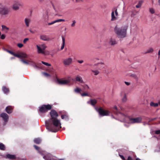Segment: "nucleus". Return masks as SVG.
<instances>
[{
  "mask_svg": "<svg viewBox=\"0 0 160 160\" xmlns=\"http://www.w3.org/2000/svg\"><path fill=\"white\" fill-rule=\"evenodd\" d=\"M43 158H44L45 159V160H48V159H47V158H46V156H44V157H43Z\"/></svg>",
  "mask_w": 160,
  "mask_h": 160,
  "instance_id": "052dcab7",
  "label": "nucleus"
},
{
  "mask_svg": "<svg viewBox=\"0 0 160 160\" xmlns=\"http://www.w3.org/2000/svg\"><path fill=\"white\" fill-rule=\"evenodd\" d=\"M128 160H134L130 156L128 157Z\"/></svg>",
  "mask_w": 160,
  "mask_h": 160,
  "instance_id": "603ef678",
  "label": "nucleus"
},
{
  "mask_svg": "<svg viewBox=\"0 0 160 160\" xmlns=\"http://www.w3.org/2000/svg\"><path fill=\"white\" fill-rule=\"evenodd\" d=\"M129 76L132 77L134 78L135 79H137L138 77L137 76L134 74H132L129 75Z\"/></svg>",
  "mask_w": 160,
  "mask_h": 160,
  "instance_id": "4c0bfd02",
  "label": "nucleus"
},
{
  "mask_svg": "<svg viewBox=\"0 0 160 160\" xmlns=\"http://www.w3.org/2000/svg\"><path fill=\"white\" fill-rule=\"evenodd\" d=\"M2 29L5 31H7L9 29L8 28L4 25H2Z\"/></svg>",
  "mask_w": 160,
  "mask_h": 160,
  "instance_id": "c9c22d12",
  "label": "nucleus"
},
{
  "mask_svg": "<svg viewBox=\"0 0 160 160\" xmlns=\"http://www.w3.org/2000/svg\"><path fill=\"white\" fill-rule=\"evenodd\" d=\"M49 16L48 13L45 12L42 16V18L45 21L47 22L49 19Z\"/></svg>",
  "mask_w": 160,
  "mask_h": 160,
  "instance_id": "6ab92c4d",
  "label": "nucleus"
},
{
  "mask_svg": "<svg viewBox=\"0 0 160 160\" xmlns=\"http://www.w3.org/2000/svg\"><path fill=\"white\" fill-rule=\"evenodd\" d=\"M9 12V9L6 7H4L0 10V14L2 16H6Z\"/></svg>",
  "mask_w": 160,
  "mask_h": 160,
  "instance_id": "1a4fd4ad",
  "label": "nucleus"
},
{
  "mask_svg": "<svg viewBox=\"0 0 160 160\" xmlns=\"http://www.w3.org/2000/svg\"><path fill=\"white\" fill-rule=\"evenodd\" d=\"M118 15L117 9H115V10H112L111 13V19L112 21L116 20L118 18Z\"/></svg>",
  "mask_w": 160,
  "mask_h": 160,
  "instance_id": "9d476101",
  "label": "nucleus"
},
{
  "mask_svg": "<svg viewBox=\"0 0 160 160\" xmlns=\"http://www.w3.org/2000/svg\"><path fill=\"white\" fill-rule=\"evenodd\" d=\"M97 68L96 70L92 69V72L93 73L94 75L96 76L99 74L100 70L104 67V65L103 63H98Z\"/></svg>",
  "mask_w": 160,
  "mask_h": 160,
  "instance_id": "423d86ee",
  "label": "nucleus"
},
{
  "mask_svg": "<svg viewBox=\"0 0 160 160\" xmlns=\"http://www.w3.org/2000/svg\"><path fill=\"white\" fill-rule=\"evenodd\" d=\"M158 58H159L160 57V49L158 51Z\"/></svg>",
  "mask_w": 160,
  "mask_h": 160,
  "instance_id": "6e6d98bb",
  "label": "nucleus"
},
{
  "mask_svg": "<svg viewBox=\"0 0 160 160\" xmlns=\"http://www.w3.org/2000/svg\"><path fill=\"white\" fill-rule=\"evenodd\" d=\"M24 22L27 28L29 27L31 22V19L28 18H26L24 19Z\"/></svg>",
  "mask_w": 160,
  "mask_h": 160,
  "instance_id": "2eb2a0df",
  "label": "nucleus"
},
{
  "mask_svg": "<svg viewBox=\"0 0 160 160\" xmlns=\"http://www.w3.org/2000/svg\"><path fill=\"white\" fill-rule=\"evenodd\" d=\"M155 133L156 134H160V130H158L155 131Z\"/></svg>",
  "mask_w": 160,
  "mask_h": 160,
  "instance_id": "8fccbe9b",
  "label": "nucleus"
},
{
  "mask_svg": "<svg viewBox=\"0 0 160 160\" xmlns=\"http://www.w3.org/2000/svg\"><path fill=\"white\" fill-rule=\"evenodd\" d=\"M158 3L159 4V5H160V0H158Z\"/></svg>",
  "mask_w": 160,
  "mask_h": 160,
  "instance_id": "338daca9",
  "label": "nucleus"
},
{
  "mask_svg": "<svg viewBox=\"0 0 160 160\" xmlns=\"http://www.w3.org/2000/svg\"><path fill=\"white\" fill-rule=\"evenodd\" d=\"M40 38L44 41H49L51 40L50 38L48 36L44 34L40 35Z\"/></svg>",
  "mask_w": 160,
  "mask_h": 160,
  "instance_id": "4468645a",
  "label": "nucleus"
},
{
  "mask_svg": "<svg viewBox=\"0 0 160 160\" xmlns=\"http://www.w3.org/2000/svg\"><path fill=\"white\" fill-rule=\"evenodd\" d=\"M142 120V118L138 117L135 118H131L130 119L129 122L130 123H138L140 122Z\"/></svg>",
  "mask_w": 160,
  "mask_h": 160,
  "instance_id": "f8f14e48",
  "label": "nucleus"
},
{
  "mask_svg": "<svg viewBox=\"0 0 160 160\" xmlns=\"http://www.w3.org/2000/svg\"><path fill=\"white\" fill-rule=\"evenodd\" d=\"M125 83L127 85H129L130 84V82H125Z\"/></svg>",
  "mask_w": 160,
  "mask_h": 160,
  "instance_id": "5fc2aeb1",
  "label": "nucleus"
},
{
  "mask_svg": "<svg viewBox=\"0 0 160 160\" xmlns=\"http://www.w3.org/2000/svg\"><path fill=\"white\" fill-rule=\"evenodd\" d=\"M52 122L55 128H53L52 127H49L47 125V128L52 132H56L61 128V123L60 121L57 118L52 120Z\"/></svg>",
  "mask_w": 160,
  "mask_h": 160,
  "instance_id": "f03ea898",
  "label": "nucleus"
},
{
  "mask_svg": "<svg viewBox=\"0 0 160 160\" xmlns=\"http://www.w3.org/2000/svg\"><path fill=\"white\" fill-rule=\"evenodd\" d=\"M78 63H82L83 62V60H78Z\"/></svg>",
  "mask_w": 160,
  "mask_h": 160,
  "instance_id": "3c124183",
  "label": "nucleus"
},
{
  "mask_svg": "<svg viewBox=\"0 0 160 160\" xmlns=\"http://www.w3.org/2000/svg\"><path fill=\"white\" fill-rule=\"evenodd\" d=\"M29 40L28 38H25L23 40V42L24 43H25L26 42L28 41Z\"/></svg>",
  "mask_w": 160,
  "mask_h": 160,
  "instance_id": "a18cd8bd",
  "label": "nucleus"
},
{
  "mask_svg": "<svg viewBox=\"0 0 160 160\" xmlns=\"http://www.w3.org/2000/svg\"><path fill=\"white\" fill-rule=\"evenodd\" d=\"M149 11L150 13L152 14L154 13L155 12L154 9L152 8H149Z\"/></svg>",
  "mask_w": 160,
  "mask_h": 160,
  "instance_id": "72a5a7b5",
  "label": "nucleus"
},
{
  "mask_svg": "<svg viewBox=\"0 0 160 160\" xmlns=\"http://www.w3.org/2000/svg\"><path fill=\"white\" fill-rule=\"evenodd\" d=\"M31 65L33 66L35 68H38V67L36 65L35 63L33 62H31Z\"/></svg>",
  "mask_w": 160,
  "mask_h": 160,
  "instance_id": "a19ab883",
  "label": "nucleus"
},
{
  "mask_svg": "<svg viewBox=\"0 0 160 160\" xmlns=\"http://www.w3.org/2000/svg\"><path fill=\"white\" fill-rule=\"evenodd\" d=\"M34 148H35L36 150H38V149H39V147H37V146H36V145H34Z\"/></svg>",
  "mask_w": 160,
  "mask_h": 160,
  "instance_id": "864d4df0",
  "label": "nucleus"
},
{
  "mask_svg": "<svg viewBox=\"0 0 160 160\" xmlns=\"http://www.w3.org/2000/svg\"><path fill=\"white\" fill-rule=\"evenodd\" d=\"M72 62V59L71 58H67L64 59L63 63L65 66H69Z\"/></svg>",
  "mask_w": 160,
  "mask_h": 160,
  "instance_id": "9b49d317",
  "label": "nucleus"
},
{
  "mask_svg": "<svg viewBox=\"0 0 160 160\" xmlns=\"http://www.w3.org/2000/svg\"><path fill=\"white\" fill-rule=\"evenodd\" d=\"M17 46L19 48H22V47H23V45L21 43H19L18 44Z\"/></svg>",
  "mask_w": 160,
  "mask_h": 160,
  "instance_id": "37998d69",
  "label": "nucleus"
},
{
  "mask_svg": "<svg viewBox=\"0 0 160 160\" xmlns=\"http://www.w3.org/2000/svg\"><path fill=\"white\" fill-rule=\"evenodd\" d=\"M159 104L160 105V101L159 102Z\"/></svg>",
  "mask_w": 160,
  "mask_h": 160,
  "instance_id": "774afa93",
  "label": "nucleus"
},
{
  "mask_svg": "<svg viewBox=\"0 0 160 160\" xmlns=\"http://www.w3.org/2000/svg\"><path fill=\"white\" fill-rule=\"evenodd\" d=\"M142 1H139L138 4L136 5V8H140L142 6Z\"/></svg>",
  "mask_w": 160,
  "mask_h": 160,
  "instance_id": "2f4dec72",
  "label": "nucleus"
},
{
  "mask_svg": "<svg viewBox=\"0 0 160 160\" xmlns=\"http://www.w3.org/2000/svg\"><path fill=\"white\" fill-rule=\"evenodd\" d=\"M43 74L46 77H48L50 76V75L47 73L44 72Z\"/></svg>",
  "mask_w": 160,
  "mask_h": 160,
  "instance_id": "c03bdc74",
  "label": "nucleus"
},
{
  "mask_svg": "<svg viewBox=\"0 0 160 160\" xmlns=\"http://www.w3.org/2000/svg\"><path fill=\"white\" fill-rule=\"evenodd\" d=\"M40 2H42L44 1V0H38Z\"/></svg>",
  "mask_w": 160,
  "mask_h": 160,
  "instance_id": "e2e57ef3",
  "label": "nucleus"
},
{
  "mask_svg": "<svg viewBox=\"0 0 160 160\" xmlns=\"http://www.w3.org/2000/svg\"><path fill=\"white\" fill-rule=\"evenodd\" d=\"M66 117V115H62L61 116V118L62 119H64Z\"/></svg>",
  "mask_w": 160,
  "mask_h": 160,
  "instance_id": "13d9d810",
  "label": "nucleus"
},
{
  "mask_svg": "<svg viewBox=\"0 0 160 160\" xmlns=\"http://www.w3.org/2000/svg\"><path fill=\"white\" fill-rule=\"evenodd\" d=\"M97 101L95 99H90L89 101L87 102L88 104L90 103L92 105L94 106L97 103Z\"/></svg>",
  "mask_w": 160,
  "mask_h": 160,
  "instance_id": "412c9836",
  "label": "nucleus"
},
{
  "mask_svg": "<svg viewBox=\"0 0 160 160\" xmlns=\"http://www.w3.org/2000/svg\"><path fill=\"white\" fill-rule=\"evenodd\" d=\"M76 1L77 2H82V0H76Z\"/></svg>",
  "mask_w": 160,
  "mask_h": 160,
  "instance_id": "bf43d9fd",
  "label": "nucleus"
},
{
  "mask_svg": "<svg viewBox=\"0 0 160 160\" xmlns=\"http://www.w3.org/2000/svg\"><path fill=\"white\" fill-rule=\"evenodd\" d=\"M52 106L50 105H43L40 108L39 111L42 112H44L50 110Z\"/></svg>",
  "mask_w": 160,
  "mask_h": 160,
  "instance_id": "6e6552de",
  "label": "nucleus"
},
{
  "mask_svg": "<svg viewBox=\"0 0 160 160\" xmlns=\"http://www.w3.org/2000/svg\"><path fill=\"white\" fill-rule=\"evenodd\" d=\"M159 103H154L153 102H151L150 103V105L151 106L154 107H158V106Z\"/></svg>",
  "mask_w": 160,
  "mask_h": 160,
  "instance_id": "393cba45",
  "label": "nucleus"
},
{
  "mask_svg": "<svg viewBox=\"0 0 160 160\" xmlns=\"http://www.w3.org/2000/svg\"><path fill=\"white\" fill-rule=\"evenodd\" d=\"M120 157L123 160H124L125 159V158H124V157L122 156V155H120Z\"/></svg>",
  "mask_w": 160,
  "mask_h": 160,
  "instance_id": "4d7b16f0",
  "label": "nucleus"
},
{
  "mask_svg": "<svg viewBox=\"0 0 160 160\" xmlns=\"http://www.w3.org/2000/svg\"><path fill=\"white\" fill-rule=\"evenodd\" d=\"M55 21H52L51 22L48 23V25L49 26V25H52V24L55 23Z\"/></svg>",
  "mask_w": 160,
  "mask_h": 160,
  "instance_id": "49530a36",
  "label": "nucleus"
},
{
  "mask_svg": "<svg viewBox=\"0 0 160 160\" xmlns=\"http://www.w3.org/2000/svg\"><path fill=\"white\" fill-rule=\"evenodd\" d=\"M74 91L76 93H80L82 91V89L81 88L77 87L74 89Z\"/></svg>",
  "mask_w": 160,
  "mask_h": 160,
  "instance_id": "a878e982",
  "label": "nucleus"
},
{
  "mask_svg": "<svg viewBox=\"0 0 160 160\" xmlns=\"http://www.w3.org/2000/svg\"><path fill=\"white\" fill-rule=\"evenodd\" d=\"M2 91L5 93H7L9 91V89L4 86L2 87Z\"/></svg>",
  "mask_w": 160,
  "mask_h": 160,
  "instance_id": "c756f323",
  "label": "nucleus"
},
{
  "mask_svg": "<svg viewBox=\"0 0 160 160\" xmlns=\"http://www.w3.org/2000/svg\"><path fill=\"white\" fill-rule=\"evenodd\" d=\"M62 45H61V50H62L63 49L64 47V46H65V38L62 37Z\"/></svg>",
  "mask_w": 160,
  "mask_h": 160,
  "instance_id": "b1692460",
  "label": "nucleus"
},
{
  "mask_svg": "<svg viewBox=\"0 0 160 160\" xmlns=\"http://www.w3.org/2000/svg\"><path fill=\"white\" fill-rule=\"evenodd\" d=\"M0 149L4 150L5 149V146L3 143L0 142Z\"/></svg>",
  "mask_w": 160,
  "mask_h": 160,
  "instance_id": "cd10ccee",
  "label": "nucleus"
},
{
  "mask_svg": "<svg viewBox=\"0 0 160 160\" xmlns=\"http://www.w3.org/2000/svg\"><path fill=\"white\" fill-rule=\"evenodd\" d=\"M113 108L116 110H117V107L116 106H114V107H113Z\"/></svg>",
  "mask_w": 160,
  "mask_h": 160,
  "instance_id": "680f3d73",
  "label": "nucleus"
},
{
  "mask_svg": "<svg viewBox=\"0 0 160 160\" xmlns=\"http://www.w3.org/2000/svg\"><path fill=\"white\" fill-rule=\"evenodd\" d=\"M16 57L19 58H27L28 55L25 53L20 52L18 54H17Z\"/></svg>",
  "mask_w": 160,
  "mask_h": 160,
  "instance_id": "dca6fc26",
  "label": "nucleus"
},
{
  "mask_svg": "<svg viewBox=\"0 0 160 160\" xmlns=\"http://www.w3.org/2000/svg\"><path fill=\"white\" fill-rule=\"evenodd\" d=\"M154 51L153 49V48H149L148 50L146 52V53H152Z\"/></svg>",
  "mask_w": 160,
  "mask_h": 160,
  "instance_id": "473e14b6",
  "label": "nucleus"
},
{
  "mask_svg": "<svg viewBox=\"0 0 160 160\" xmlns=\"http://www.w3.org/2000/svg\"><path fill=\"white\" fill-rule=\"evenodd\" d=\"M109 43L111 45H114L117 43V42L115 39L111 38L109 40Z\"/></svg>",
  "mask_w": 160,
  "mask_h": 160,
  "instance_id": "a211bd4d",
  "label": "nucleus"
},
{
  "mask_svg": "<svg viewBox=\"0 0 160 160\" xmlns=\"http://www.w3.org/2000/svg\"><path fill=\"white\" fill-rule=\"evenodd\" d=\"M127 100V96L124 93L123 97L122 99V101L123 102H125Z\"/></svg>",
  "mask_w": 160,
  "mask_h": 160,
  "instance_id": "f704fd0d",
  "label": "nucleus"
},
{
  "mask_svg": "<svg viewBox=\"0 0 160 160\" xmlns=\"http://www.w3.org/2000/svg\"><path fill=\"white\" fill-rule=\"evenodd\" d=\"M5 36L4 34H2L1 36V38L2 39H5Z\"/></svg>",
  "mask_w": 160,
  "mask_h": 160,
  "instance_id": "09e8293b",
  "label": "nucleus"
},
{
  "mask_svg": "<svg viewBox=\"0 0 160 160\" xmlns=\"http://www.w3.org/2000/svg\"><path fill=\"white\" fill-rule=\"evenodd\" d=\"M6 157L8 158L11 159H14L15 158V156L14 155H10L9 154H7L6 155Z\"/></svg>",
  "mask_w": 160,
  "mask_h": 160,
  "instance_id": "bb28decb",
  "label": "nucleus"
},
{
  "mask_svg": "<svg viewBox=\"0 0 160 160\" xmlns=\"http://www.w3.org/2000/svg\"><path fill=\"white\" fill-rule=\"evenodd\" d=\"M97 111L99 113L100 115L102 116H108L110 113V112L109 111L104 110L101 108L98 109H97Z\"/></svg>",
  "mask_w": 160,
  "mask_h": 160,
  "instance_id": "0eeeda50",
  "label": "nucleus"
},
{
  "mask_svg": "<svg viewBox=\"0 0 160 160\" xmlns=\"http://www.w3.org/2000/svg\"><path fill=\"white\" fill-rule=\"evenodd\" d=\"M22 3L19 0H15L13 1L12 6V10L14 11L19 10L20 7L22 6Z\"/></svg>",
  "mask_w": 160,
  "mask_h": 160,
  "instance_id": "39448f33",
  "label": "nucleus"
},
{
  "mask_svg": "<svg viewBox=\"0 0 160 160\" xmlns=\"http://www.w3.org/2000/svg\"><path fill=\"white\" fill-rule=\"evenodd\" d=\"M71 82V79L70 77L67 78L58 79L56 82L58 84L62 85H67L70 84Z\"/></svg>",
  "mask_w": 160,
  "mask_h": 160,
  "instance_id": "7ed1b4c3",
  "label": "nucleus"
},
{
  "mask_svg": "<svg viewBox=\"0 0 160 160\" xmlns=\"http://www.w3.org/2000/svg\"><path fill=\"white\" fill-rule=\"evenodd\" d=\"M136 160H141L138 158H136Z\"/></svg>",
  "mask_w": 160,
  "mask_h": 160,
  "instance_id": "0e129e2a",
  "label": "nucleus"
},
{
  "mask_svg": "<svg viewBox=\"0 0 160 160\" xmlns=\"http://www.w3.org/2000/svg\"><path fill=\"white\" fill-rule=\"evenodd\" d=\"M76 81L79 82L80 83H83V82L82 78L80 76H77L75 77Z\"/></svg>",
  "mask_w": 160,
  "mask_h": 160,
  "instance_id": "4be33fe9",
  "label": "nucleus"
},
{
  "mask_svg": "<svg viewBox=\"0 0 160 160\" xmlns=\"http://www.w3.org/2000/svg\"><path fill=\"white\" fill-rule=\"evenodd\" d=\"M128 28V26L127 25L122 26L117 25L114 28V31L118 38H122L126 36Z\"/></svg>",
  "mask_w": 160,
  "mask_h": 160,
  "instance_id": "f257e3e1",
  "label": "nucleus"
},
{
  "mask_svg": "<svg viewBox=\"0 0 160 160\" xmlns=\"http://www.w3.org/2000/svg\"><path fill=\"white\" fill-rule=\"evenodd\" d=\"M1 116L5 122H7L8 121V115L6 113H2L1 114Z\"/></svg>",
  "mask_w": 160,
  "mask_h": 160,
  "instance_id": "f3484780",
  "label": "nucleus"
},
{
  "mask_svg": "<svg viewBox=\"0 0 160 160\" xmlns=\"http://www.w3.org/2000/svg\"><path fill=\"white\" fill-rule=\"evenodd\" d=\"M21 61L22 62H23V63L26 64H27V65H28V64L30 65L31 62H33V61L32 60H28L26 61V60H25L23 59H21Z\"/></svg>",
  "mask_w": 160,
  "mask_h": 160,
  "instance_id": "aec40b11",
  "label": "nucleus"
},
{
  "mask_svg": "<svg viewBox=\"0 0 160 160\" xmlns=\"http://www.w3.org/2000/svg\"><path fill=\"white\" fill-rule=\"evenodd\" d=\"M76 23V22L74 20L72 21V23L71 24L72 27H74L75 25V24Z\"/></svg>",
  "mask_w": 160,
  "mask_h": 160,
  "instance_id": "de8ad7c7",
  "label": "nucleus"
},
{
  "mask_svg": "<svg viewBox=\"0 0 160 160\" xmlns=\"http://www.w3.org/2000/svg\"><path fill=\"white\" fill-rule=\"evenodd\" d=\"M82 87H83V88L85 89H89V87L87 85H82Z\"/></svg>",
  "mask_w": 160,
  "mask_h": 160,
  "instance_id": "79ce46f5",
  "label": "nucleus"
},
{
  "mask_svg": "<svg viewBox=\"0 0 160 160\" xmlns=\"http://www.w3.org/2000/svg\"><path fill=\"white\" fill-rule=\"evenodd\" d=\"M6 110L7 113H10L12 112V108L11 106H8L6 108Z\"/></svg>",
  "mask_w": 160,
  "mask_h": 160,
  "instance_id": "5701e85b",
  "label": "nucleus"
},
{
  "mask_svg": "<svg viewBox=\"0 0 160 160\" xmlns=\"http://www.w3.org/2000/svg\"><path fill=\"white\" fill-rule=\"evenodd\" d=\"M81 96L82 97L88 96L90 97V95L87 92H84L81 94Z\"/></svg>",
  "mask_w": 160,
  "mask_h": 160,
  "instance_id": "c85d7f7f",
  "label": "nucleus"
},
{
  "mask_svg": "<svg viewBox=\"0 0 160 160\" xmlns=\"http://www.w3.org/2000/svg\"><path fill=\"white\" fill-rule=\"evenodd\" d=\"M65 21V20L63 19H58L56 20H55V23L59 22H64Z\"/></svg>",
  "mask_w": 160,
  "mask_h": 160,
  "instance_id": "ea45409f",
  "label": "nucleus"
},
{
  "mask_svg": "<svg viewBox=\"0 0 160 160\" xmlns=\"http://www.w3.org/2000/svg\"><path fill=\"white\" fill-rule=\"evenodd\" d=\"M42 63H43V64L45 65L46 66H51V64H50L48 62H45L43 61H42Z\"/></svg>",
  "mask_w": 160,
  "mask_h": 160,
  "instance_id": "58836bf2",
  "label": "nucleus"
},
{
  "mask_svg": "<svg viewBox=\"0 0 160 160\" xmlns=\"http://www.w3.org/2000/svg\"><path fill=\"white\" fill-rule=\"evenodd\" d=\"M41 141V139L39 138H36L34 140V142L37 144H39Z\"/></svg>",
  "mask_w": 160,
  "mask_h": 160,
  "instance_id": "7c9ffc66",
  "label": "nucleus"
},
{
  "mask_svg": "<svg viewBox=\"0 0 160 160\" xmlns=\"http://www.w3.org/2000/svg\"><path fill=\"white\" fill-rule=\"evenodd\" d=\"M29 31H30V32H31V33H33V32H32L31 30H29Z\"/></svg>",
  "mask_w": 160,
  "mask_h": 160,
  "instance_id": "69168bd1",
  "label": "nucleus"
},
{
  "mask_svg": "<svg viewBox=\"0 0 160 160\" xmlns=\"http://www.w3.org/2000/svg\"><path fill=\"white\" fill-rule=\"evenodd\" d=\"M6 51L8 52H9V53H10L12 55H13V56L16 57V55H17V54H16L15 53L11 51H9L8 50H6Z\"/></svg>",
  "mask_w": 160,
  "mask_h": 160,
  "instance_id": "e433bc0d",
  "label": "nucleus"
},
{
  "mask_svg": "<svg viewBox=\"0 0 160 160\" xmlns=\"http://www.w3.org/2000/svg\"><path fill=\"white\" fill-rule=\"evenodd\" d=\"M50 114L52 120L57 118L58 115L57 112L54 110H52L50 112Z\"/></svg>",
  "mask_w": 160,
  "mask_h": 160,
  "instance_id": "ddd939ff",
  "label": "nucleus"
},
{
  "mask_svg": "<svg viewBox=\"0 0 160 160\" xmlns=\"http://www.w3.org/2000/svg\"><path fill=\"white\" fill-rule=\"evenodd\" d=\"M36 47L37 52L38 54H45V50L47 48V47L45 44H37L36 45Z\"/></svg>",
  "mask_w": 160,
  "mask_h": 160,
  "instance_id": "20e7f679",
  "label": "nucleus"
}]
</instances>
